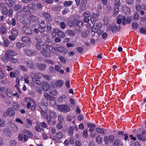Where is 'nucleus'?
<instances>
[{
    "label": "nucleus",
    "mask_w": 146,
    "mask_h": 146,
    "mask_svg": "<svg viewBox=\"0 0 146 146\" xmlns=\"http://www.w3.org/2000/svg\"><path fill=\"white\" fill-rule=\"evenodd\" d=\"M72 1H65L64 3V5L65 7H68L71 5L72 4Z\"/></svg>",
    "instance_id": "nucleus-34"
},
{
    "label": "nucleus",
    "mask_w": 146,
    "mask_h": 146,
    "mask_svg": "<svg viewBox=\"0 0 146 146\" xmlns=\"http://www.w3.org/2000/svg\"><path fill=\"white\" fill-rule=\"evenodd\" d=\"M87 126L90 128L89 131L91 132L93 131L94 128L96 127L95 125L94 124L91 123H87Z\"/></svg>",
    "instance_id": "nucleus-18"
},
{
    "label": "nucleus",
    "mask_w": 146,
    "mask_h": 146,
    "mask_svg": "<svg viewBox=\"0 0 146 146\" xmlns=\"http://www.w3.org/2000/svg\"><path fill=\"white\" fill-rule=\"evenodd\" d=\"M6 93L8 96L9 97H11L13 95L12 94V91L9 88H8L6 89Z\"/></svg>",
    "instance_id": "nucleus-28"
},
{
    "label": "nucleus",
    "mask_w": 146,
    "mask_h": 146,
    "mask_svg": "<svg viewBox=\"0 0 146 146\" xmlns=\"http://www.w3.org/2000/svg\"><path fill=\"white\" fill-rule=\"evenodd\" d=\"M58 109L60 111L67 113L70 110L69 107L67 105H59L58 106Z\"/></svg>",
    "instance_id": "nucleus-4"
},
{
    "label": "nucleus",
    "mask_w": 146,
    "mask_h": 146,
    "mask_svg": "<svg viewBox=\"0 0 146 146\" xmlns=\"http://www.w3.org/2000/svg\"><path fill=\"white\" fill-rule=\"evenodd\" d=\"M43 7V5L40 2H38L36 5L37 8L40 10H41L42 9Z\"/></svg>",
    "instance_id": "nucleus-49"
},
{
    "label": "nucleus",
    "mask_w": 146,
    "mask_h": 146,
    "mask_svg": "<svg viewBox=\"0 0 146 146\" xmlns=\"http://www.w3.org/2000/svg\"><path fill=\"white\" fill-rule=\"evenodd\" d=\"M12 34L15 35L17 36L18 34V31L15 28H13L11 30Z\"/></svg>",
    "instance_id": "nucleus-41"
},
{
    "label": "nucleus",
    "mask_w": 146,
    "mask_h": 146,
    "mask_svg": "<svg viewBox=\"0 0 146 146\" xmlns=\"http://www.w3.org/2000/svg\"><path fill=\"white\" fill-rule=\"evenodd\" d=\"M37 67L39 70H42L46 68V65L44 64H39L37 65Z\"/></svg>",
    "instance_id": "nucleus-24"
},
{
    "label": "nucleus",
    "mask_w": 146,
    "mask_h": 146,
    "mask_svg": "<svg viewBox=\"0 0 146 146\" xmlns=\"http://www.w3.org/2000/svg\"><path fill=\"white\" fill-rule=\"evenodd\" d=\"M36 124V126L35 127V129L36 131L40 132L41 130V128L40 127V124L37 122Z\"/></svg>",
    "instance_id": "nucleus-36"
},
{
    "label": "nucleus",
    "mask_w": 146,
    "mask_h": 146,
    "mask_svg": "<svg viewBox=\"0 0 146 146\" xmlns=\"http://www.w3.org/2000/svg\"><path fill=\"white\" fill-rule=\"evenodd\" d=\"M78 23V20L74 19L73 21H71L69 23V25L71 27H77V23Z\"/></svg>",
    "instance_id": "nucleus-21"
},
{
    "label": "nucleus",
    "mask_w": 146,
    "mask_h": 146,
    "mask_svg": "<svg viewBox=\"0 0 146 146\" xmlns=\"http://www.w3.org/2000/svg\"><path fill=\"white\" fill-rule=\"evenodd\" d=\"M91 15V12L89 11H87L84 13L83 16L84 17H90Z\"/></svg>",
    "instance_id": "nucleus-31"
},
{
    "label": "nucleus",
    "mask_w": 146,
    "mask_h": 146,
    "mask_svg": "<svg viewBox=\"0 0 146 146\" xmlns=\"http://www.w3.org/2000/svg\"><path fill=\"white\" fill-rule=\"evenodd\" d=\"M0 31L1 33L3 34H5L6 33V30L3 26L1 27Z\"/></svg>",
    "instance_id": "nucleus-44"
},
{
    "label": "nucleus",
    "mask_w": 146,
    "mask_h": 146,
    "mask_svg": "<svg viewBox=\"0 0 146 146\" xmlns=\"http://www.w3.org/2000/svg\"><path fill=\"white\" fill-rule=\"evenodd\" d=\"M138 26V24L136 22H134L132 25V27L133 29L134 30L136 29Z\"/></svg>",
    "instance_id": "nucleus-46"
},
{
    "label": "nucleus",
    "mask_w": 146,
    "mask_h": 146,
    "mask_svg": "<svg viewBox=\"0 0 146 146\" xmlns=\"http://www.w3.org/2000/svg\"><path fill=\"white\" fill-rule=\"evenodd\" d=\"M16 0H5L6 3L9 7H11L13 6V4H14Z\"/></svg>",
    "instance_id": "nucleus-19"
},
{
    "label": "nucleus",
    "mask_w": 146,
    "mask_h": 146,
    "mask_svg": "<svg viewBox=\"0 0 146 146\" xmlns=\"http://www.w3.org/2000/svg\"><path fill=\"white\" fill-rule=\"evenodd\" d=\"M23 137V133H20L19 134V135L18 137V138L19 140L20 141H22L23 138H24Z\"/></svg>",
    "instance_id": "nucleus-61"
},
{
    "label": "nucleus",
    "mask_w": 146,
    "mask_h": 146,
    "mask_svg": "<svg viewBox=\"0 0 146 146\" xmlns=\"http://www.w3.org/2000/svg\"><path fill=\"white\" fill-rule=\"evenodd\" d=\"M57 50L62 53L66 54L67 52V50L64 47H59L57 48Z\"/></svg>",
    "instance_id": "nucleus-23"
},
{
    "label": "nucleus",
    "mask_w": 146,
    "mask_h": 146,
    "mask_svg": "<svg viewBox=\"0 0 146 146\" xmlns=\"http://www.w3.org/2000/svg\"><path fill=\"white\" fill-rule=\"evenodd\" d=\"M22 40L23 42L27 43L29 44H30L31 42V39L27 37H23L22 38Z\"/></svg>",
    "instance_id": "nucleus-22"
},
{
    "label": "nucleus",
    "mask_w": 146,
    "mask_h": 146,
    "mask_svg": "<svg viewBox=\"0 0 146 146\" xmlns=\"http://www.w3.org/2000/svg\"><path fill=\"white\" fill-rule=\"evenodd\" d=\"M59 59L63 63L65 64L66 63V59L64 57L62 56H60Z\"/></svg>",
    "instance_id": "nucleus-59"
},
{
    "label": "nucleus",
    "mask_w": 146,
    "mask_h": 146,
    "mask_svg": "<svg viewBox=\"0 0 146 146\" xmlns=\"http://www.w3.org/2000/svg\"><path fill=\"white\" fill-rule=\"evenodd\" d=\"M32 81L33 82L35 83L37 85H39L40 84V81L37 79H36L35 78H32Z\"/></svg>",
    "instance_id": "nucleus-47"
},
{
    "label": "nucleus",
    "mask_w": 146,
    "mask_h": 146,
    "mask_svg": "<svg viewBox=\"0 0 146 146\" xmlns=\"http://www.w3.org/2000/svg\"><path fill=\"white\" fill-rule=\"evenodd\" d=\"M41 86L42 89L45 91H48L50 88L49 84L45 82H43L42 83Z\"/></svg>",
    "instance_id": "nucleus-13"
},
{
    "label": "nucleus",
    "mask_w": 146,
    "mask_h": 146,
    "mask_svg": "<svg viewBox=\"0 0 146 146\" xmlns=\"http://www.w3.org/2000/svg\"><path fill=\"white\" fill-rule=\"evenodd\" d=\"M21 23L23 24H27L28 23V19L27 18L26 19L22 18L21 19Z\"/></svg>",
    "instance_id": "nucleus-35"
},
{
    "label": "nucleus",
    "mask_w": 146,
    "mask_h": 146,
    "mask_svg": "<svg viewBox=\"0 0 146 146\" xmlns=\"http://www.w3.org/2000/svg\"><path fill=\"white\" fill-rule=\"evenodd\" d=\"M5 4L3 3H0V6L2 8V13L6 15L8 14V9L7 7L4 6Z\"/></svg>",
    "instance_id": "nucleus-11"
},
{
    "label": "nucleus",
    "mask_w": 146,
    "mask_h": 146,
    "mask_svg": "<svg viewBox=\"0 0 146 146\" xmlns=\"http://www.w3.org/2000/svg\"><path fill=\"white\" fill-rule=\"evenodd\" d=\"M63 125L61 122H59L57 124L56 127L59 129H60L62 128Z\"/></svg>",
    "instance_id": "nucleus-64"
},
{
    "label": "nucleus",
    "mask_w": 146,
    "mask_h": 146,
    "mask_svg": "<svg viewBox=\"0 0 146 146\" xmlns=\"http://www.w3.org/2000/svg\"><path fill=\"white\" fill-rule=\"evenodd\" d=\"M132 18V17H127L126 18V22L127 23L129 24L130 23Z\"/></svg>",
    "instance_id": "nucleus-60"
},
{
    "label": "nucleus",
    "mask_w": 146,
    "mask_h": 146,
    "mask_svg": "<svg viewBox=\"0 0 146 146\" xmlns=\"http://www.w3.org/2000/svg\"><path fill=\"white\" fill-rule=\"evenodd\" d=\"M13 107L15 110H18L19 105L17 103H14L13 104Z\"/></svg>",
    "instance_id": "nucleus-53"
},
{
    "label": "nucleus",
    "mask_w": 146,
    "mask_h": 146,
    "mask_svg": "<svg viewBox=\"0 0 146 146\" xmlns=\"http://www.w3.org/2000/svg\"><path fill=\"white\" fill-rule=\"evenodd\" d=\"M44 99L43 98L41 102L38 104V106L41 110V113L42 116L44 117L46 116L47 106L48 105L47 102H44Z\"/></svg>",
    "instance_id": "nucleus-2"
},
{
    "label": "nucleus",
    "mask_w": 146,
    "mask_h": 146,
    "mask_svg": "<svg viewBox=\"0 0 146 146\" xmlns=\"http://www.w3.org/2000/svg\"><path fill=\"white\" fill-rule=\"evenodd\" d=\"M27 64L28 66L31 68H33L34 66V65L30 61H29L27 62Z\"/></svg>",
    "instance_id": "nucleus-55"
},
{
    "label": "nucleus",
    "mask_w": 146,
    "mask_h": 146,
    "mask_svg": "<svg viewBox=\"0 0 146 146\" xmlns=\"http://www.w3.org/2000/svg\"><path fill=\"white\" fill-rule=\"evenodd\" d=\"M87 32H90L89 30L84 31L82 34V36L84 37H86L88 36V33Z\"/></svg>",
    "instance_id": "nucleus-48"
},
{
    "label": "nucleus",
    "mask_w": 146,
    "mask_h": 146,
    "mask_svg": "<svg viewBox=\"0 0 146 146\" xmlns=\"http://www.w3.org/2000/svg\"><path fill=\"white\" fill-rule=\"evenodd\" d=\"M17 55V53L11 50H8L6 52L5 57L7 59L10 58V56H13Z\"/></svg>",
    "instance_id": "nucleus-10"
},
{
    "label": "nucleus",
    "mask_w": 146,
    "mask_h": 146,
    "mask_svg": "<svg viewBox=\"0 0 146 146\" xmlns=\"http://www.w3.org/2000/svg\"><path fill=\"white\" fill-rule=\"evenodd\" d=\"M22 133L23 134L24 141H26L28 139V137H32L33 136L32 133L27 130H23Z\"/></svg>",
    "instance_id": "nucleus-7"
},
{
    "label": "nucleus",
    "mask_w": 146,
    "mask_h": 146,
    "mask_svg": "<svg viewBox=\"0 0 146 146\" xmlns=\"http://www.w3.org/2000/svg\"><path fill=\"white\" fill-rule=\"evenodd\" d=\"M96 141L98 144L101 143L102 140V137L101 136H98L96 138Z\"/></svg>",
    "instance_id": "nucleus-54"
},
{
    "label": "nucleus",
    "mask_w": 146,
    "mask_h": 146,
    "mask_svg": "<svg viewBox=\"0 0 146 146\" xmlns=\"http://www.w3.org/2000/svg\"><path fill=\"white\" fill-rule=\"evenodd\" d=\"M46 118L47 121H48V123L49 124L50 123L51 121V119H55L57 117V115L56 113L53 111H49V116H47V114Z\"/></svg>",
    "instance_id": "nucleus-3"
},
{
    "label": "nucleus",
    "mask_w": 146,
    "mask_h": 146,
    "mask_svg": "<svg viewBox=\"0 0 146 146\" xmlns=\"http://www.w3.org/2000/svg\"><path fill=\"white\" fill-rule=\"evenodd\" d=\"M63 134L62 132H58L56 134V137L57 139L59 140L61 139L63 137Z\"/></svg>",
    "instance_id": "nucleus-26"
},
{
    "label": "nucleus",
    "mask_w": 146,
    "mask_h": 146,
    "mask_svg": "<svg viewBox=\"0 0 146 146\" xmlns=\"http://www.w3.org/2000/svg\"><path fill=\"white\" fill-rule=\"evenodd\" d=\"M81 10L82 11H84L86 9V5L81 4Z\"/></svg>",
    "instance_id": "nucleus-62"
},
{
    "label": "nucleus",
    "mask_w": 146,
    "mask_h": 146,
    "mask_svg": "<svg viewBox=\"0 0 146 146\" xmlns=\"http://www.w3.org/2000/svg\"><path fill=\"white\" fill-rule=\"evenodd\" d=\"M22 29V32L27 36L31 35L32 33V31L30 27L27 25L23 27Z\"/></svg>",
    "instance_id": "nucleus-5"
},
{
    "label": "nucleus",
    "mask_w": 146,
    "mask_h": 146,
    "mask_svg": "<svg viewBox=\"0 0 146 146\" xmlns=\"http://www.w3.org/2000/svg\"><path fill=\"white\" fill-rule=\"evenodd\" d=\"M96 131L97 132L100 133H104L105 132L104 129L99 128H96Z\"/></svg>",
    "instance_id": "nucleus-37"
},
{
    "label": "nucleus",
    "mask_w": 146,
    "mask_h": 146,
    "mask_svg": "<svg viewBox=\"0 0 146 146\" xmlns=\"http://www.w3.org/2000/svg\"><path fill=\"white\" fill-rule=\"evenodd\" d=\"M104 25L107 26L109 23V20L108 17H105L104 19Z\"/></svg>",
    "instance_id": "nucleus-40"
},
{
    "label": "nucleus",
    "mask_w": 146,
    "mask_h": 146,
    "mask_svg": "<svg viewBox=\"0 0 146 146\" xmlns=\"http://www.w3.org/2000/svg\"><path fill=\"white\" fill-rule=\"evenodd\" d=\"M119 27H117L114 24L109 25L106 27V29L108 31H111L113 33H115L117 30L119 29Z\"/></svg>",
    "instance_id": "nucleus-8"
},
{
    "label": "nucleus",
    "mask_w": 146,
    "mask_h": 146,
    "mask_svg": "<svg viewBox=\"0 0 146 146\" xmlns=\"http://www.w3.org/2000/svg\"><path fill=\"white\" fill-rule=\"evenodd\" d=\"M58 92L55 90H51L50 92V94L54 96L57 95L58 94Z\"/></svg>",
    "instance_id": "nucleus-50"
},
{
    "label": "nucleus",
    "mask_w": 146,
    "mask_h": 146,
    "mask_svg": "<svg viewBox=\"0 0 146 146\" xmlns=\"http://www.w3.org/2000/svg\"><path fill=\"white\" fill-rule=\"evenodd\" d=\"M73 127L72 126H71L70 127L68 130V134L69 135H71L73 134Z\"/></svg>",
    "instance_id": "nucleus-52"
},
{
    "label": "nucleus",
    "mask_w": 146,
    "mask_h": 146,
    "mask_svg": "<svg viewBox=\"0 0 146 146\" xmlns=\"http://www.w3.org/2000/svg\"><path fill=\"white\" fill-rule=\"evenodd\" d=\"M25 54L28 56L35 55L36 54V52L33 50L32 51L30 50L26 49L25 51Z\"/></svg>",
    "instance_id": "nucleus-17"
},
{
    "label": "nucleus",
    "mask_w": 146,
    "mask_h": 146,
    "mask_svg": "<svg viewBox=\"0 0 146 146\" xmlns=\"http://www.w3.org/2000/svg\"><path fill=\"white\" fill-rule=\"evenodd\" d=\"M38 123L40 124V126L43 128H46L47 127V125L44 122H38Z\"/></svg>",
    "instance_id": "nucleus-57"
},
{
    "label": "nucleus",
    "mask_w": 146,
    "mask_h": 146,
    "mask_svg": "<svg viewBox=\"0 0 146 146\" xmlns=\"http://www.w3.org/2000/svg\"><path fill=\"white\" fill-rule=\"evenodd\" d=\"M119 11V7H114V12L112 16L115 17L118 13Z\"/></svg>",
    "instance_id": "nucleus-25"
},
{
    "label": "nucleus",
    "mask_w": 146,
    "mask_h": 146,
    "mask_svg": "<svg viewBox=\"0 0 146 146\" xmlns=\"http://www.w3.org/2000/svg\"><path fill=\"white\" fill-rule=\"evenodd\" d=\"M28 6H29V7L30 8L31 10L34 11H35V9H34L35 6V4L33 3H30L28 4Z\"/></svg>",
    "instance_id": "nucleus-33"
},
{
    "label": "nucleus",
    "mask_w": 146,
    "mask_h": 146,
    "mask_svg": "<svg viewBox=\"0 0 146 146\" xmlns=\"http://www.w3.org/2000/svg\"><path fill=\"white\" fill-rule=\"evenodd\" d=\"M122 9L124 13L127 15H129L130 13V9L126 6H123L122 7Z\"/></svg>",
    "instance_id": "nucleus-16"
},
{
    "label": "nucleus",
    "mask_w": 146,
    "mask_h": 146,
    "mask_svg": "<svg viewBox=\"0 0 146 146\" xmlns=\"http://www.w3.org/2000/svg\"><path fill=\"white\" fill-rule=\"evenodd\" d=\"M29 7L28 6H25L23 8V10L24 12L26 13L29 12L30 9H29Z\"/></svg>",
    "instance_id": "nucleus-58"
},
{
    "label": "nucleus",
    "mask_w": 146,
    "mask_h": 146,
    "mask_svg": "<svg viewBox=\"0 0 146 146\" xmlns=\"http://www.w3.org/2000/svg\"><path fill=\"white\" fill-rule=\"evenodd\" d=\"M101 26V24L100 23H97L96 25L94 24L92 28V31L94 33L97 31V30Z\"/></svg>",
    "instance_id": "nucleus-14"
},
{
    "label": "nucleus",
    "mask_w": 146,
    "mask_h": 146,
    "mask_svg": "<svg viewBox=\"0 0 146 146\" xmlns=\"http://www.w3.org/2000/svg\"><path fill=\"white\" fill-rule=\"evenodd\" d=\"M25 101L27 102H32L35 104V102L34 100L32 98L29 97H27L25 99Z\"/></svg>",
    "instance_id": "nucleus-43"
},
{
    "label": "nucleus",
    "mask_w": 146,
    "mask_h": 146,
    "mask_svg": "<svg viewBox=\"0 0 146 146\" xmlns=\"http://www.w3.org/2000/svg\"><path fill=\"white\" fill-rule=\"evenodd\" d=\"M83 26V23L82 20H78V23H77V27L78 26L79 28H81Z\"/></svg>",
    "instance_id": "nucleus-45"
},
{
    "label": "nucleus",
    "mask_w": 146,
    "mask_h": 146,
    "mask_svg": "<svg viewBox=\"0 0 146 146\" xmlns=\"http://www.w3.org/2000/svg\"><path fill=\"white\" fill-rule=\"evenodd\" d=\"M121 145V142L120 139L118 138L116 139L114 141L113 146H118Z\"/></svg>",
    "instance_id": "nucleus-20"
},
{
    "label": "nucleus",
    "mask_w": 146,
    "mask_h": 146,
    "mask_svg": "<svg viewBox=\"0 0 146 146\" xmlns=\"http://www.w3.org/2000/svg\"><path fill=\"white\" fill-rule=\"evenodd\" d=\"M99 15V14H98L93 13L92 16L90 17L92 23L94 22V19L97 18Z\"/></svg>",
    "instance_id": "nucleus-29"
},
{
    "label": "nucleus",
    "mask_w": 146,
    "mask_h": 146,
    "mask_svg": "<svg viewBox=\"0 0 146 146\" xmlns=\"http://www.w3.org/2000/svg\"><path fill=\"white\" fill-rule=\"evenodd\" d=\"M120 5V0H115L114 7H119Z\"/></svg>",
    "instance_id": "nucleus-39"
},
{
    "label": "nucleus",
    "mask_w": 146,
    "mask_h": 146,
    "mask_svg": "<svg viewBox=\"0 0 146 146\" xmlns=\"http://www.w3.org/2000/svg\"><path fill=\"white\" fill-rule=\"evenodd\" d=\"M15 112L13 108L10 107L8 109L6 112L4 113L3 115L5 117H6L7 116L12 117L15 115Z\"/></svg>",
    "instance_id": "nucleus-6"
},
{
    "label": "nucleus",
    "mask_w": 146,
    "mask_h": 146,
    "mask_svg": "<svg viewBox=\"0 0 146 146\" xmlns=\"http://www.w3.org/2000/svg\"><path fill=\"white\" fill-rule=\"evenodd\" d=\"M66 33L67 34L71 36H74L75 35V33L73 31L70 30H68L66 31Z\"/></svg>",
    "instance_id": "nucleus-30"
},
{
    "label": "nucleus",
    "mask_w": 146,
    "mask_h": 146,
    "mask_svg": "<svg viewBox=\"0 0 146 146\" xmlns=\"http://www.w3.org/2000/svg\"><path fill=\"white\" fill-rule=\"evenodd\" d=\"M64 84V82L61 80L56 81L54 84L51 85V87L56 89L57 88H61Z\"/></svg>",
    "instance_id": "nucleus-9"
},
{
    "label": "nucleus",
    "mask_w": 146,
    "mask_h": 146,
    "mask_svg": "<svg viewBox=\"0 0 146 146\" xmlns=\"http://www.w3.org/2000/svg\"><path fill=\"white\" fill-rule=\"evenodd\" d=\"M42 15L45 19L48 21H51L52 20L50 14L46 12H45L42 13Z\"/></svg>",
    "instance_id": "nucleus-15"
},
{
    "label": "nucleus",
    "mask_w": 146,
    "mask_h": 146,
    "mask_svg": "<svg viewBox=\"0 0 146 146\" xmlns=\"http://www.w3.org/2000/svg\"><path fill=\"white\" fill-rule=\"evenodd\" d=\"M83 137L86 138L88 136V131L86 129L85 130L83 133Z\"/></svg>",
    "instance_id": "nucleus-63"
},
{
    "label": "nucleus",
    "mask_w": 146,
    "mask_h": 146,
    "mask_svg": "<svg viewBox=\"0 0 146 146\" xmlns=\"http://www.w3.org/2000/svg\"><path fill=\"white\" fill-rule=\"evenodd\" d=\"M140 32L142 34L144 35L146 34V30L143 27H141L139 30Z\"/></svg>",
    "instance_id": "nucleus-56"
},
{
    "label": "nucleus",
    "mask_w": 146,
    "mask_h": 146,
    "mask_svg": "<svg viewBox=\"0 0 146 146\" xmlns=\"http://www.w3.org/2000/svg\"><path fill=\"white\" fill-rule=\"evenodd\" d=\"M54 32L58 36L62 38H64L65 37V35L64 33L58 29H55L54 31Z\"/></svg>",
    "instance_id": "nucleus-12"
},
{
    "label": "nucleus",
    "mask_w": 146,
    "mask_h": 146,
    "mask_svg": "<svg viewBox=\"0 0 146 146\" xmlns=\"http://www.w3.org/2000/svg\"><path fill=\"white\" fill-rule=\"evenodd\" d=\"M56 49L52 46L49 44L46 45L44 44L41 45V53L44 56L49 57L51 53H55Z\"/></svg>",
    "instance_id": "nucleus-1"
},
{
    "label": "nucleus",
    "mask_w": 146,
    "mask_h": 146,
    "mask_svg": "<svg viewBox=\"0 0 146 146\" xmlns=\"http://www.w3.org/2000/svg\"><path fill=\"white\" fill-rule=\"evenodd\" d=\"M42 76L41 74L39 72L36 73L35 74V77L32 78H35L36 79H38L40 78Z\"/></svg>",
    "instance_id": "nucleus-42"
},
{
    "label": "nucleus",
    "mask_w": 146,
    "mask_h": 146,
    "mask_svg": "<svg viewBox=\"0 0 146 146\" xmlns=\"http://www.w3.org/2000/svg\"><path fill=\"white\" fill-rule=\"evenodd\" d=\"M137 136L138 139L140 141H144L145 140V138L141 134H138Z\"/></svg>",
    "instance_id": "nucleus-38"
},
{
    "label": "nucleus",
    "mask_w": 146,
    "mask_h": 146,
    "mask_svg": "<svg viewBox=\"0 0 146 146\" xmlns=\"http://www.w3.org/2000/svg\"><path fill=\"white\" fill-rule=\"evenodd\" d=\"M30 20L32 22H36L38 20V18L37 17L33 15H31L29 17Z\"/></svg>",
    "instance_id": "nucleus-27"
},
{
    "label": "nucleus",
    "mask_w": 146,
    "mask_h": 146,
    "mask_svg": "<svg viewBox=\"0 0 146 146\" xmlns=\"http://www.w3.org/2000/svg\"><path fill=\"white\" fill-rule=\"evenodd\" d=\"M16 45L19 48H21L23 47L24 46V44L20 42H17L16 43Z\"/></svg>",
    "instance_id": "nucleus-51"
},
{
    "label": "nucleus",
    "mask_w": 146,
    "mask_h": 146,
    "mask_svg": "<svg viewBox=\"0 0 146 146\" xmlns=\"http://www.w3.org/2000/svg\"><path fill=\"white\" fill-rule=\"evenodd\" d=\"M43 96L46 99L48 100L52 99L53 97L52 96L47 93H44Z\"/></svg>",
    "instance_id": "nucleus-32"
}]
</instances>
